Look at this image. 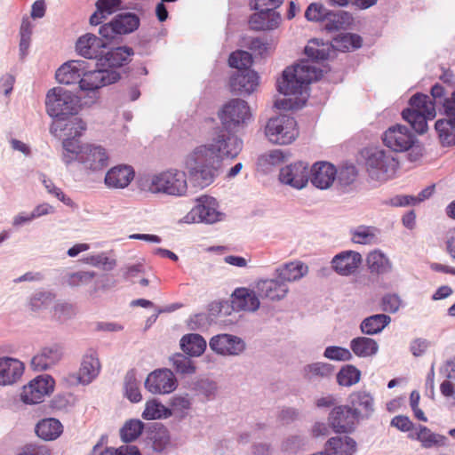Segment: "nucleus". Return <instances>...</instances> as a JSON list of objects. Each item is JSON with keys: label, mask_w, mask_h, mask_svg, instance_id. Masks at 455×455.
<instances>
[{"label": "nucleus", "mask_w": 455, "mask_h": 455, "mask_svg": "<svg viewBox=\"0 0 455 455\" xmlns=\"http://www.w3.org/2000/svg\"><path fill=\"white\" fill-rule=\"evenodd\" d=\"M279 180L295 189L304 188L309 180V169L306 163L297 162L283 167L279 172Z\"/></svg>", "instance_id": "19"}, {"label": "nucleus", "mask_w": 455, "mask_h": 455, "mask_svg": "<svg viewBox=\"0 0 455 455\" xmlns=\"http://www.w3.org/2000/svg\"><path fill=\"white\" fill-rule=\"evenodd\" d=\"M417 440L424 448L444 447L448 444V439L443 435L432 432L425 426H419L417 432Z\"/></svg>", "instance_id": "44"}, {"label": "nucleus", "mask_w": 455, "mask_h": 455, "mask_svg": "<svg viewBox=\"0 0 455 455\" xmlns=\"http://www.w3.org/2000/svg\"><path fill=\"white\" fill-rule=\"evenodd\" d=\"M210 348L221 356L236 357L246 350V342L240 337L229 333L217 334L209 341Z\"/></svg>", "instance_id": "13"}, {"label": "nucleus", "mask_w": 455, "mask_h": 455, "mask_svg": "<svg viewBox=\"0 0 455 455\" xmlns=\"http://www.w3.org/2000/svg\"><path fill=\"white\" fill-rule=\"evenodd\" d=\"M47 114L58 120H65L69 115H74L78 111L79 100L71 92L55 87L51 89L45 99Z\"/></svg>", "instance_id": "8"}, {"label": "nucleus", "mask_w": 455, "mask_h": 455, "mask_svg": "<svg viewBox=\"0 0 455 455\" xmlns=\"http://www.w3.org/2000/svg\"><path fill=\"white\" fill-rule=\"evenodd\" d=\"M380 230L374 226L360 225L349 231L353 243L360 245H374L379 243Z\"/></svg>", "instance_id": "35"}, {"label": "nucleus", "mask_w": 455, "mask_h": 455, "mask_svg": "<svg viewBox=\"0 0 455 455\" xmlns=\"http://www.w3.org/2000/svg\"><path fill=\"white\" fill-rule=\"evenodd\" d=\"M55 299V294L49 291H36L29 297L28 307L34 312L49 308Z\"/></svg>", "instance_id": "50"}, {"label": "nucleus", "mask_w": 455, "mask_h": 455, "mask_svg": "<svg viewBox=\"0 0 455 455\" xmlns=\"http://www.w3.org/2000/svg\"><path fill=\"white\" fill-rule=\"evenodd\" d=\"M172 367L176 372L183 375H191L196 372V366L193 361L182 354H176L170 358Z\"/></svg>", "instance_id": "58"}, {"label": "nucleus", "mask_w": 455, "mask_h": 455, "mask_svg": "<svg viewBox=\"0 0 455 455\" xmlns=\"http://www.w3.org/2000/svg\"><path fill=\"white\" fill-rule=\"evenodd\" d=\"M335 367L328 363L316 362L304 367V374L309 379H327L332 376Z\"/></svg>", "instance_id": "51"}, {"label": "nucleus", "mask_w": 455, "mask_h": 455, "mask_svg": "<svg viewBox=\"0 0 455 455\" xmlns=\"http://www.w3.org/2000/svg\"><path fill=\"white\" fill-rule=\"evenodd\" d=\"M169 405L171 417L174 416L179 419H183L189 414L192 408V400L188 394L175 395L171 397Z\"/></svg>", "instance_id": "43"}, {"label": "nucleus", "mask_w": 455, "mask_h": 455, "mask_svg": "<svg viewBox=\"0 0 455 455\" xmlns=\"http://www.w3.org/2000/svg\"><path fill=\"white\" fill-rule=\"evenodd\" d=\"M152 449L156 452H163L171 446V435L169 430L161 424H156L155 430L149 436Z\"/></svg>", "instance_id": "47"}, {"label": "nucleus", "mask_w": 455, "mask_h": 455, "mask_svg": "<svg viewBox=\"0 0 455 455\" xmlns=\"http://www.w3.org/2000/svg\"><path fill=\"white\" fill-rule=\"evenodd\" d=\"M124 388L125 397L132 403H139L142 399L140 390V381L137 379L133 371H130L126 373Z\"/></svg>", "instance_id": "55"}, {"label": "nucleus", "mask_w": 455, "mask_h": 455, "mask_svg": "<svg viewBox=\"0 0 455 455\" xmlns=\"http://www.w3.org/2000/svg\"><path fill=\"white\" fill-rule=\"evenodd\" d=\"M228 64L231 68H235L236 71L251 69L252 57L251 53L246 51H235L230 54Z\"/></svg>", "instance_id": "59"}, {"label": "nucleus", "mask_w": 455, "mask_h": 455, "mask_svg": "<svg viewBox=\"0 0 455 455\" xmlns=\"http://www.w3.org/2000/svg\"><path fill=\"white\" fill-rule=\"evenodd\" d=\"M140 18L132 12H122L116 15L109 22L103 24L100 35L108 40L115 39L118 36L134 32L140 26Z\"/></svg>", "instance_id": "12"}, {"label": "nucleus", "mask_w": 455, "mask_h": 455, "mask_svg": "<svg viewBox=\"0 0 455 455\" xmlns=\"http://www.w3.org/2000/svg\"><path fill=\"white\" fill-rule=\"evenodd\" d=\"M353 21L352 14L346 11H330L324 20V28L328 31H337L347 28Z\"/></svg>", "instance_id": "45"}, {"label": "nucleus", "mask_w": 455, "mask_h": 455, "mask_svg": "<svg viewBox=\"0 0 455 455\" xmlns=\"http://www.w3.org/2000/svg\"><path fill=\"white\" fill-rule=\"evenodd\" d=\"M96 276L94 271H76L68 273L64 277V283L69 287H79L89 284Z\"/></svg>", "instance_id": "56"}, {"label": "nucleus", "mask_w": 455, "mask_h": 455, "mask_svg": "<svg viewBox=\"0 0 455 455\" xmlns=\"http://www.w3.org/2000/svg\"><path fill=\"white\" fill-rule=\"evenodd\" d=\"M336 178L337 169L328 162H317L309 170V180L318 189L330 188Z\"/></svg>", "instance_id": "21"}, {"label": "nucleus", "mask_w": 455, "mask_h": 455, "mask_svg": "<svg viewBox=\"0 0 455 455\" xmlns=\"http://www.w3.org/2000/svg\"><path fill=\"white\" fill-rule=\"evenodd\" d=\"M55 381L50 375H40L23 387L21 400L25 403L36 404L44 401L54 389Z\"/></svg>", "instance_id": "15"}, {"label": "nucleus", "mask_w": 455, "mask_h": 455, "mask_svg": "<svg viewBox=\"0 0 455 455\" xmlns=\"http://www.w3.org/2000/svg\"><path fill=\"white\" fill-rule=\"evenodd\" d=\"M135 172L131 165L118 164L105 174L104 184L109 189H124L133 180Z\"/></svg>", "instance_id": "25"}, {"label": "nucleus", "mask_w": 455, "mask_h": 455, "mask_svg": "<svg viewBox=\"0 0 455 455\" xmlns=\"http://www.w3.org/2000/svg\"><path fill=\"white\" fill-rule=\"evenodd\" d=\"M87 62L81 60H72L63 63L56 71L55 76L60 84L71 85L80 84L84 72L86 71Z\"/></svg>", "instance_id": "26"}, {"label": "nucleus", "mask_w": 455, "mask_h": 455, "mask_svg": "<svg viewBox=\"0 0 455 455\" xmlns=\"http://www.w3.org/2000/svg\"><path fill=\"white\" fill-rule=\"evenodd\" d=\"M233 307L237 310L254 312L260 305L255 291L248 288H237L232 294Z\"/></svg>", "instance_id": "33"}, {"label": "nucleus", "mask_w": 455, "mask_h": 455, "mask_svg": "<svg viewBox=\"0 0 455 455\" xmlns=\"http://www.w3.org/2000/svg\"><path fill=\"white\" fill-rule=\"evenodd\" d=\"M184 172L189 181L204 188L214 182L220 174V164L213 154V148L201 144L186 154L182 161Z\"/></svg>", "instance_id": "2"}, {"label": "nucleus", "mask_w": 455, "mask_h": 455, "mask_svg": "<svg viewBox=\"0 0 455 455\" xmlns=\"http://www.w3.org/2000/svg\"><path fill=\"white\" fill-rule=\"evenodd\" d=\"M267 138L275 144L288 145L299 135L296 120L287 115L270 118L265 127Z\"/></svg>", "instance_id": "11"}, {"label": "nucleus", "mask_w": 455, "mask_h": 455, "mask_svg": "<svg viewBox=\"0 0 455 455\" xmlns=\"http://www.w3.org/2000/svg\"><path fill=\"white\" fill-rule=\"evenodd\" d=\"M378 0H328L331 6L347 7L352 5L358 10H366L376 5Z\"/></svg>", "instance_id": "63"}, {"label": "nucleus", "mask_w": 455, "mask_h": 455, "mask_svg": "<svg viewBox=\"0 0 455 455\" xmlns=\"http://www.w3.org/2000/svg\"><path fill=\"white\" fill-rule=\"evenodd\" d=\"M218 116L227 132H237L251 119L248 103L241 99H232L219 110Z\"/></svg>", "instance_id": "9"}, {"label": "nucleus", "mask_w": 455, "mask_h": 455, "mask_svg": "<svg viewBox=\"0 0 455 455\" xmlns=\"http://www.w3.org/2000/svg\"><path fill=\"white\" fill-rule=\"evenodd\" d=\"M63 355L60 345L53 344L43 347L31 360V365L36 371H44L55 365Z\"/></svg>", "instance_id": "31"}, {"label": "nucleus", "mask_w": 455, "mask_h": 455, "mask_svg": "<svg viewBox=\"0 0 455 455\" xmlns=\"http://www.w3.org/2000/svg\"><path fill=\"white\" fill-rule=\"evenodd\" d=\"M39 179L49 194L54 196L58 200L70 208L76 207L74 201L69 196H68L60 188L56 187L53 181L47 178L45 174L40 173Z\"/></svg>", "instance_id": "57"}, {"label": "nucleus", "mask_w": 455, "mask_h": 455, "mask_svg": "<svg viewBox=\"0 0 455 455\" xmlns=\"http://www.w3.org/2000/svg\"><path fill=\"white\" fill-rule=\"evenodd\" d=\"M329 12L322 4L313 3L307 6L305 17L309 21H324Z\"/></svg>", "instance_id": "62"}, {"label": "nucleus", "mask_w": 455, "mask_h": 455, "mask_svg": "<svg viewBox=\"0 0 455 455\" xmlns=\"http://www.w3.org/2000/svg\"><path fill=\"white\" fill-rule=\"evenodd\" d=\"M225 214L220 212L218 201L210 196H202L196 199V204L181 220V223L214 224L223 220Z\"/></svg>", "instance_id": "10"}, {"label": "nucleus", "mask_w": 455, "mask_h": 455, "mask_svg": "<svg viewBox=\"0 0 455 455\" xmlns=\"http://www.w3.org/2000/svg\"><path fill=\"white\" fill-rule=\"evenodd\" d=\"M329 52L328 45H320L317 40L309 41L305 47L307 59L286 68L276 82L277 91L287 97L275 100L276 108L293 110L306 104L309 96L308 86L322 77L323 69L321 61L329 58Z\"/></svg>", "instance_id": "1"}, {"label": "nucleus", "mask_w": 455, "mask_h": 455, "mask_svg": "<svg viewBox=\"0 0 455 455\" xmlns=\"http://www.w3.org/2000/svg\"><path fill=\"white\" fill-rule=\"evenodd\" d=\"M318 44L320 45H328L330 47V55L332 50L348 52L360 48L362 45V38L358 35L347 33L335 37L331 45L323 43L320 44L319 42Z\"/></svg>", "instance_id": "41"}, {"label": "nucleus", "mask_w": 455, "mask_h": 455, "mask_svg": "<svg viewBox=\"0 0 455 455\" xmlns=\"http://www.w3.org/2000/svg\"><path fill=\"white\" fill-rule=\"evenodd\" d=\"M363 262L362 255L355 251H343L336 254L331 260L333 270L342 276L354 275Z\"/></svg>", "instance_id": "22"}, {"label": "nucleus", "mask_w": 455, "mask_h": 455, "mask_svg": "<svg viewBox=\"0 0 455 455\" xmlns=\"http://www.w3.org/2000/svg\"><path fill=\"white\" fill-rule=\"evenodd\" d=\"M258 12L250 18V27L254 30H272L276 28L281 21L278 12L267 10H257Z\"/></svg>", "instance_id": "34"}, {"label": "nucleus", "mask_w": 455, "mask_h": 455, "mask_svg": "<svg viewBox=\"0 0 455 455\" xmlns=\"http://www.w3.org/2000/svg\"><path fill=\"white\" fill-rule=\"evenodd\" d=\"M100 368L97 352L93 349H89L82 358L77 375L71 377L76 379V383L86 386L99 376Z\"/></svg>", "instance_id": "20"}, {"label": "nucleus", "mask_w": 455, "mask_h": 455, "mask_svg": "<svg viewBox=\"0 0 455 455\" xmlns=\"http://www.w3.org/2000/svg\"><path fill=\"white\" fill-rule=\"evenodd\" d=\"M62 148L61 160L66 166L76 162L84 171L97 173L102 172L109 164V153L101 145L65 139Z\"/></svg>", "instance_id": "4"}, {"label": "nucleus", "mask_w": 455, "mask_h": 455, "mask_svg": "<svg viewBox=\"0 0 455 455\" xmlns=\"http://www.w3.org/2000/svg\"><path fill=\"white\" fill-rule=\"evenodd\" d=\"M133 53V50L131 47H116L108 52L104 59H100V60L102 62V65H106L109 68H118L127 64L131 60V57Z\"/></svg>", "instance_id": "38"}, {"label": "nucleus", "mask_w": 455, "mask_h": 455, "mask_svg": "<svg viewBox=\"0 0 455 455\" xmlns=\"http://www.w3.org/2000/svg\"><path fill=\"white\" fill-rule=\"evenodd\" d=\"M141 186L144 190L152 194H165L180 197L188 193V175L184 171L169 169L145 177L141 181Z\"/></svg>", "instance_id": "5"}, {"label": "nucleus", "mask_w": 455, "mask_h": 455, "mask_svg": "<svg viewBox=\"0 0 455 455\" xmlns=\"http://www.w3.org/2000/svg\"><path fill=\"white\" fill-rule=\"evenodd\" d=\"M309 272L308 266L300 260L283 263L275 269V275L285 283H295L305 277Z\"/></svg>", "instance_id": "32"}, {"label": "nucleus", "mask_w": 455, "mask_h": 455, "mask_svg": "<svg viewBox=\"0 0 455 455\" xmlns=\"http://www.w3.org/2000/svg\"><path fill=\"white\" fill-rule=\"evenodd\" d=\"M328 446L333 455H353L356 451L355 441L348 436L332 437Z\"/></svg>", "instance_id": "48"}, {"label": "nucleus", "mask_w": 455, "mask_h": 455, "mask_svg": "<svg viewBox=\"0 0 455 455\" xmlns=\"http://www.w3.org/2000/svg\"><path fill=\"white\" fill-rule=\"evenodd\" d=\"M431 96L432 99L426 94L416 93L410 100V108L402 112L403 118L419 134L427 131V121L435 117V107L443 108L449 97L444 87L438 84L431 88Z\"/></svg>", "instance_id": "3"}, {"label": "nucleus", "mask_w": 455, "mask_h": 455, "mask_svg": "<svg viewBox=\"0 0 455 455\" xmlns=\"http://www.w3.org/2000/svg\"><path fill=\"white\" fill-rule=\"evenodd\" d=\"M350 349L358 357H372L379 351V344L371 338L361 336L351 339Z\"/></svg>", "instance_id": "37"}, {"label": "nucleus", "mask_w": 455, "mask_h": 455, "mask_svg": "<svg viewBox=\"0 0 455 455\" xmlns=\"http://www.w3.org/2000/svg\"><path fill=\"white\" fill-rule=\"evenodd\" d=\"M220 131L212 139V143L207 144L213 148V154L220 164L223 158L236 157L243 148V141L237 136Z\"/></svg>", "instance_id": "14"}, {"label": "nucleus", "mask_w": 455, "mask_h": 455, "mask_svg": "<svg viewBox=\"0 0 455 455\" xmlns=\"http://www.w3.org/2000/svg\"><path fill=\"white\" fill-rule=\"evenodd\" d=\"M84 264L101 268L105 271H111L116 266V260L108 256L107 252H100L88 255L81 259Z\"/></svg>", "instance_id": "52"}, {"label": "nucleus", "mask_w": 455, "mask_h": 455, "mask_svg": "<svg viewBox=\"0 0 455 455\" xmlns=\"http://www.w3.org/2000/svg\"><path fill=\"white\" fill-rule=\"evenodd\" d=\"M348 403L357 420L368 419L375 411L374 395L365 389L352 392L348 396Z\"/></svg>", "instance_id": "18"}, {"label": "nucleus", "mask_w": 455, "mask_h": 455, "mask_svg": "<svg viewBox=\"0 0 455 455\" xmlns=\"http://www.w3.org/2000/svg\"><path fill=\"white\" fill-rule=\"evenodd\" d=\"M205 339L197 333L184 335L180 339V347L184 353L190 356H200L206 349Z\"/></svg>", "instance_id": "40"}, {"label": "nucleus", "mask_w": 455, "mask_h": 455, "mask_svg": "<svg viewBox=\"0 0 455 455\" xmlns=\"http://www.w3.org/2000/svg\"><path fill=\"white\" fill-rule=\"evenodd\" d=\"M193 390L208 400L213 399L218 393L216 382L208 379H199L194 383Z\"/></svg>", "instance_id": "60"}, {"label": "nucleus", "mask_w": 455, "mask_h": 455, "mask_svg": "<svg viewBox=\"0 0 455 455\" xmlns=\"http://www.w3.org/2000/svg\"><path fill=\"white\" fill-rule=\"evenodd\" d=\"M367 265L371 273L384 275L391 272L392 262L380 250H374L367 256Z\"/></svg>", "instance_id": "42"}, {"label": "nucleus", "mask_w": 455, "mask_h": 455, "mask_svg": "<svg viewBox=\"0 0 455 455\" xmlns=\"http://www.w3.org/2000/svg\"><path fill=\"white\" fill-rule=\"evenodd\" d=\"M361 379V371L352 364H347L340 368L337 373V382L342 387H351Z\"/></svg>", "instance_id": "53"}, {"label": "nucleus", "mask_w": 455, "mask_h": 455, "mask_svg": "<svg viewBox=\"0 0 455 455\" xmlns=\"http://www.w3.org/2000/svg\"><path fill=\"white\" fill-rule=\"evenodd\" d=\"M63 432L60 421L54 418H46L40 420L36 426L37 436L45 441L56 440Z\"/></svg>", "instance_id": "36"}, {"label": "nucleus", "mask_w": 455, "mask_h": 455, "mask_svg": "<svg viewBox=\"0 0 455 455\" xmlns=\"http://www.w3.org/2000/svg\"><path fill=\"white\" fill-rule=\"evenodd\" d=\"M323 356L329 360L347 362L353 358L349 349L339 346H329L323 352Z\"/></svg>", "instance_id": "61"}, {"label": "nucleus", "mask_w": 455, "mask_h": 455, "mask_svg": "<svg viewBox=\"0 0 455 455\" xmlns=\"http://www.w3.org/2000/svg\"><path fill=\"white\" fill-rule=\"evenodd\" d=\"M145 388L153 395H168L178 387L174 373L166 368L150 372L144 382Z\"/></svg>", "instance_id": "16"}, {"label": "nucleus", "mask_w": 455, "mask_h": 455, "mask_svg": "<svg viewBox=\"0 0 455 455\" xmlns=\"http://www.w3.org/2000/svg\"><path fill=\"white\" fill-rule=\"evenodd\" d=\"M398 162L395 156L380 148L370 149L366 153L365 167L371 180L385 181L395 173Z\"/></svg>", "instance_id": "7"}, {"label": "nucleus", "mask_w": 455, "mask_h": 455, "mask_svg": "<svg viewBox=\"0 0 455 455\" xmlns=\"http://www.w3.org/2000/svg\"><path fill=\"white\" fill-rule=\"evenodd\" d=\"M120 78V75L114 69L97 68L89 69L84 72L79 84V90L84 95L81 96L82 104L92 106L100 99V90L108 84L116 83Z\"/></svg>", "instance_id": "6"}, {"label": "nucleus", "mask_w": 455, "mask_h": 455, "mask_svg": "<svg viewBox=\"0 0 455 455\" xmlns=\"http://www.w3.org/2000/svg\"><path fill=\"white\" fill-rule=\"evenodd\" d=\"M435 128L443 146L455 144V124L451 122L450 118L437 120Z\"/></svg>", "instance_id": "49"}, {"label": "nucleus", "mask_w": 455, "mask_h": 455, "mask_svg": "<svg viewBox=\"0 0 455 455\" xmlns=\"http://www.w3.org/2000/svg\"><path fill=\"white\" fill-rule=\"evenodd\" d=\"M391 322V317L385 314H376L364 318L360 323L361 331L369 336L380 333Z\"/></svg>", "instance_id": "39"}, {"label": "nucleus", "mask_w": 455, "mask_h": 455, "mask_svg": "<svg viewBox=\"0 0 455 455\" xmlns=\"http://www.w3.org/2000/svg\"><path fill=\"white\" fill-rule=\"evenodd\" d=\"M382 140L386 147L395 152L409 150L415 142V136L410 129L402 124L389 127L382 135Z\"/></svg>", "instance_id": "17"}, {"label": "nucleus", "mask_w": 455, "mask_h": 455, "mask_svg": "<svg viewBox=\"0 0 455 455\" xmlns=\"http://www.w3.org/2000/svg\"><path fill=\"white\" fill-rule=\"evenodd\" d=\"M24 369L23 363L16 358L0 357V386H10L19 381Z\"/></svg>", "instance_id": "29"}, {"label": "nucleus", "mask_w": 455, "mask_h": 455, "mask_svg": "<svg viewBox=\"0 0 455 455\" xmlns=\"http://www.w3.org/2000/svg\"><path fill=\"white\" fill-rule=\"evenodd\" d=\"M259 295L272 301H280L289 293L288 284L275 275V278L260 280L256 285Z\"/></svg>", "instance_id": "28"}, {"label": "nucleus", "mask_w": 455, "mask_h": 455, "mask_svg": "<svg viewBox=\"0 0 455 455\" xmlns=\"http://www.w3.org/2000/svg\"><path fill=\"white\" fill-rule=\"evenodd\" d=\"M107 44L97 36L87 33L80 36L76 44L77 53L85 59H98L102 56Z\"/></svg>", "instance_id": "27"}, {"label": "nucleus", "mask_w": 455, "mask_h": 455, "mask_svg": "<svg viewBox=\"0 0 455 455\" xmlns=\"http://www.w3.org/2000/svg\"><path fill=\"white\" fill-rule=\"evenodd\" d=\"M146 420L165 419L171 417L169 408L157 399L148 400L141 414Z\"/></svg>", "instance_id": "46"}, {"label": "nucleus", "mask_w": 455, "mask_h": 455, "mask_svg": "<svg viewBox=\"0 0 455 455\" xmlns=\"http://www.w3.org/2000/svg\"><path fill=\"white\" fill-rule=\"evenodd\" d=\"M259 85V76L251 69L235 71L230 77L229 86L233 93L250 95Z\"/></svg>", "instance_id": "23"}, {"label": "nucleus", "mask_w": 455, "mask_h": 455, "mask_svg": "<svg viewBox=\"0 0 455 455\" xmlns=\"http://www.w3.org/2000/svg\"><path fill=\"white\" fill-rule=\"evenodd\" d=\"M86 130V123L78 116H74L64 123V120H56L52 123L50 132L56 137H60V132H64L66 139L76 140L82 136Z\"/></svg>", "instance_id": "30"}, {"label": "nucleus", "mask_w": 455, "mask_h": 455, "mask_svg": "<svg viewBox=\"0 0 455 455\" xmlns=\"http://www.w3.org/2000/svg\"><path fill=\"white\" fill-rule=\"evenodd\" d=\"M329 424L336 433H348L355 428L357 418L348 405L335 406L329 415Z\"/></svg>", "instance_id": "24"}, {"label": "nucleus", "mask_w": 455, "mask_h": 455, "mask_svg": "<svg viewBox=\"0 0 455 455\" xmlns=\"http://www.w3.org/2000/svg\"><path fill=\"white\" fill-rule=\"evenodd\" d=\"M380 306L383 311L394 314L401 307L402 299L396 293H387L381 298Z\"/></svg>", "instance_id": "64"}, {"label": "nucleus", "mask_w": 455, "mask_h": 455, "mask_svg": "<svg viewBox=\"0 0 455 455\" xmlns=\"http://www.w3.org/2000/svg\"><path fill=\"white\" fill-rule=\"evenodd\" d=\"M144 423L140 419H129L120 429V436L123 442L131 443L135 441L144 429Z\"/></svg>", "instance_id": "54"}]
</instances>
